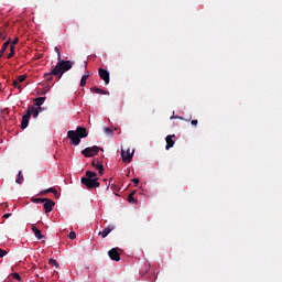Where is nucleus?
Masks as SVG:
<instances>
[{"mask_svg": "<svg viewBox=\"0 0 282 282\" xmlns=\"http://www.w3.org/2000/svg\"><path fill=\"white\" fill-rule=\"evenodd\" d=\"M57 61L58 63L52 68V74L53 76H56L57 80H61V78H63V74H65V72H69V69L74 67V62L62 58Z\"/></svg>", "mask_w": 282, "mask_h": 282, "instance_id": "1", "label": "nucleus"}, {"mask_svg": "<svg viewBox=\"0 0 282 282\" xmlns=\"http://www.w3.org/2000/svg\"><path fill=\"white\" fill-rule=\"evenodd\" d=\"M98 151H104L102 148H99L97 145L86 148L82 150V155L84 158H94V155H98Z\"/></svg>", "mask_w": 282, "mask_h": 282, "instance_id": "2", "label": "nucleus"}, {"mask_svg": "<svg viewBox=\"0 0 282 282\" xmlns=\"http://www.w3.org/2000/svg\"><path fill=\"white\" fill-rule=\"evenodd\" d=\"M82 184L86 186V188H99L100 183L98 178H82Z\"/></svg>", "mask_w": 282, "mask_h": 282, "instance_id": "3", "label": "nucleus"}, {"mask_svg": "<svg viewBox=\"0 0 282 282\" xmlns=\"http://www.w3.org/2000/svg\"><path fill=\"white\" fill-rule=\"evenodd\" d=\"M67 138L68 140H70V144H73L74 147H78V144H80L78 133H76L74 130H69L67 132Z\"/></svg>", "mask_w": 282, "mask_h": 282, "instance_id": "4", "label": "nucleus"}, {"mask_svg": "<svg viewBox=\"0 0 282 282\" xmlns=\"http://www.w3.org/2000/svg\"><path fill=\"white\" fill-rule=\"evenodd\" d=\"M98 74H99V78H101V80H104L105 85H109V83H110L109 70H107L105 68H99Z\"/></svg>", "mask_w": 282, "mask_h": 282, "instance_id": "5", "label": "nucleus"}, {"mask_svg": "<svg viewBox=\"0 0 282 282\" xmlns=\"http://www.w3.org/2000/svg\"><path fill=\"white\" fill-rule=\"evenodd\" d=\"M54 206H56V203H54V200H52L50 198H45L43 208L46 214L52 213V210H54Z\"/></svg>", "mask_w": 282, "mask_h": 282, "instance_id": "6", "label": "nucleus"}, {"mask_svg": "<svg viewBox=\"0 0 282 282\" xmlns=\"http://www.w3.org/2000/svg\"><path fill=\"white\" fill-rule=\"evenodd\" d=\"M30 118H32V111L26 110V113L22 117L21 129H28V124H30Z\"/></svg>", "mask_w": 282, "mask_h": 282, "instance_id": "7", "label": "nucleus"}, {"mask_svg": "<svg viewBox=\"0 0 282 282\" xmlns=\"http://www.w3.org/2000/svg\"><path fill=\"white\" fill-rule=\"evenodd\" d=\"M121 158L123 162L129 163L131 162V160H133V154H131L130 149H127V151H124V149H121Z\"/></svg>", "mask_w": 282, "mask_h": 282, "instance_id": "8", "label": "nucleus"}, {"mask_svg": "<svg viewBox=\"0 0 282 282\" xmlns=\"http://www.w3.org/2000/svg\"><path fill=\"white\" fill-rule=\"evenodd\" d=\"M75 133H77V137L83 140V138H87L89 135V132L87 131V128L84 127H77L76 130H74Z\"/></svg>", "mask_w": 282, "mask_h": 282, "instance_id": "9", "label": "nucleus"}, {"mask_svg": "<svg viewBox=\"0 0 282 282\" xmlns=\"http://www.w3.org/2000/svg\"><path fill=\"white\" fill-rule=\"evenodd\" d=\"M174 138H175V134H169L165 138V141H166L165 149H166V151H169L170 149H173V147H175V140H173Z\"/></svg>", "mask_w": 282, "mask_h": 282, "instance_id": "10", "label": "nucleus"}, {"mask_svg": "<svg viewBox=\"0 0 282 282\" xmlns=\"http://www.w3.org/2000/svg\"><path fill=\"white\" fill-rule=\"evenodd\" d=\"M112 230H116V226L108 225L106 228H104L102 231L98 232V236L102 237V239H105V237H107Z\"/></svg>", "mask_w": 282, "mask_h": 282, "instance_id": "11", "label": "nucleus"}, {"mask_svg": "<svg viewBox=\"0 0 282 282\" xmlns=\"http://www.w3.org/2000/svg\"><path fill=\"white\" fill-rule=\"evenodd\" d=\"M108 257L112 261H120V253L118 252V249L112 248L110 251H108Z\"/></svg>", "mask_w": 282, "mask_h": 282, "instance_id": "12", "label": "nucleus"}, {"mask_svg": "<svg viewBox=\"0 0 282 282\" xmlns=\"http://www.w3.org/2000/svg\"><path fill=\"white\" fill-rule=\"evenodd\" d=\"M47 193H53V195H54V197H56V199H58V197H61V194H58V191L54 187H50L47 189L40 192V195H47Z\"/></svg>", "mask_w": 282, "mask_h": 282, "instance_id": "13", "label": "nucleus"}, {"mask_svg": "<svg viewBox=\"0 0 282 282\" xmlns=\"http://www.w3.org/2000/svg\"><path fill=\"white\" fill-rule=\"evenodd\" d=\"M32 231H33L34 236L36 237V239H39V240L45 239V235L41 234V230L39 228H36V225H32Z\"/></svg>", "mask_w": 282, "mask_h": 282, "instance_id": "14", "label": "nucleus"}, {"mask_svg": "<svg viewBox=\"0 0 282 282\" xmlns=\"http://www.w3.org/2000/svg\"><path fill=\"white\" fill-rule=\"evenodd\" d=\"M91 166H94V169L99 171L100 175H102V173L105 172V166H102V163H100V162L93 161Z\"/></svg>", "mask_w": 282, "mask_h": 282, "instance_id": "15", "label": "nucleus"}, {"mask_svg": "<svg viewBox=\"0 0 282 282\" xmlns=\"http://www.w3.org/2000/svg\"><path fill=\"white\" fill-rule=\"evenodd\" d=\"M90 91H94V94H102V96H109V91L102 90V88L99 87H93L90 88Z\"/></svg>", "mask_w": 282, "mask_h": 282, "instance_id": "16", "label": "nucleus"}, {"mask_svg": "<svg viewBox=\"0 0 282 282\" xmlns=\"http://www.w3.org/2000/svg\"><path fill=\"white\" fill-rule=\"evenodd\" d=\"M97 175L98 174L96 172L86 171V177H84V178L85 180H98Z\"/></svg>", "mask_w": 282, "mask_h": 282, "instance_id": "17", "label": "nucleus"}, {"mask_svg": "<svg viewBox=\"0 0 282 282\" xmlns=\"http://www.w3.org/2000/svg\"><path fill=\"white\" fill-rule=\"evenodd\" d=\"M10 39L3 43L2 48L0 50V58L3 57V54H6V50L10 46Z\"/></svg>", "mask_w": 282, "mask_h": 282, "instance_id": "18", "label": "nucleus"}, {"mask_svg": "<svg viewBox=\"0 0 282 282\" xmlns=\"http://www.w3.org/2000/svg\"><path fill=\"white\" fill-rule=\"evenodd\" d=\"M87 78H89V70H87L86 74L82 76L79 84L80 87H85V85H87Z\"/></svg>", "mask_w": 282, "mask_h": 282, "instance_id": "19", "label": "nucleus"}, {"mask_svg": "<svg viewBox=\"0 0 282 282\" xmlns=\"http://www.w3.org/2000/svg\"><path fill=\"white\" fill-rule=\"evenodd\" d=\"M45 100H46L45 97H37L34 99V102L37 109H41V106L43 105V102H45Z\"/></svg>", "mask_w": 282, "mask_h": 282, "instance_id": "20", "label": "nucleus"}, {"mask_svg": "<svg viewBox=\"0 0 282 282\" xmlns=\"http://www.w3.org/2000/svg\"><path fill=\"white\" fill-rule=\"evenodd\" d=\"M28 111H31V116H33V118H39V113H41V108L31 107Z\"/></svg>", "mask_w": 282, "mask_h": 282, "instance_id": "21", "label": "nucleus"}, {"mask_svg": "<svg viewBox=\"0 0 282 282\" xmlns=\"http://www.w3.org/2000/svg\"><path fill=\"white\" fill-rule=\"evenodd\" d=\"M135 191L131 192L128 196V202L130 204H138V199H135Z\"/></svg>", "mask_w": 282, "mask_h": 282, "instance_id": "22", "label": "nucleus"}, {"mask_svg": "<svg viewBox=\"0 0 282 282\" xmlns=\"http://www.w3.org/2000/svg\"><path fill=\"white\" fill-rule=\"evenodd\" d=\"M23 181H24L23 172L19 171L18 178L15 180V184H23Z\"/></svg>", "mask_w": 282, "mask_h": 282, "instance_id": "23", "label": "nucleus"}, {"mask_svg": "<svg viewBox=\"0 0 282 282\" xmlns=\"http://www.w3.org/2000/svg\"><path fill=\"white\" fill-rule=\"evenodd\" d=\"M54 74H52V70L50 73L44 74V78H46V83H52L54 80Z\"/></svg>", "mask_w": 282, "mask_h": 282, "instance_id": "24", "label": "nucleus"}, {"mask_svg": "<svg viewBox=\"0 0 282 282\" xmlns=\"http://www.w3.org/2000/svg\"><path fill=\"white\" fill-rule=\"evenodd\" d=\"M26 79H28V75H20L17 77L15 80H18L20 83H25Z\"/></svg>", "mask_w": 282, "mask_h": 282, "instance_id": "25", "label": "nucleus"}, {"mask_svg": "<svg viewBox=\"0 0 282 282\" xmlns=\"http://www.w3.org/2000/svg\"><path fill=\"white\" fill-rule=\"evenodd\" d=\"M33 204H44L45 198H32Z\"/></svg>", "mask_w": 282, "mask_h": 282, "instance_id": "26", "label": "nucleus"}, {"mask_svg": "<svg viewBox=\"0 0 282 282\" xmlns=\"http://www.w3.org/2000/svg\"><path fill=\"white\" fill-rule=\"evenodd\" d=\"M48 264H50V265H53L54 268H58V262H57L55 259H52V258H51V259L48 260Z\"/></svg>", "mask_w": 282, "mask_h": 282, "instance_id": "27", "label": "nucleus"}, {"mask_svg": "<svg viewBox=\"0 0 282 282\" xmlns=\"http://www.w3.org/2000/svg\"><path fill=\"white\" fill-rule=\"evenodd\" d=\"M14 56V46H10V53L7 55V58H13Z\"/></svg>", "mask_w": 282, "mask_h": 282, "instance_id": "28", "label": "nucleus"}, {"mask_svg": "<svg viewBox=\"0 0 282 282\" xmlns=\"http://www.w3.org/2000/svg\"><path fill=\"white\" fill-rule=\"evenodd\" d=\"M104 131H105L106 135H113V130L110 128H105Z\"/></svg>", "mask_w": 282, "mask_h": 282, "instance_id": "29", "label": "nucleus"}, {"mask_svg": "<svg viewBox=\"0 0 282 282\" xmlns=\"http://www.w3.org/2000/svg\"><path fill=\"white\" fill-rule=\"evenodd\" d=\"M54 51L56 52L57 54V61H61V50L58 48V46H55Z\"/></svg>", "mask_w": 282, "mask_h": 282, "instance_id": "30", "label": "nucleus"}, {"mask_svg": "<svg viewBox=\"0 0 282 282\" xmlns=\"http://www.w3.org/2000/svg\"><path fill=\"white\" fill-rule=\"evenodd\" d=\"M19 80L18 79H15L14 82H13V87H15V88H18L20 91H21V89H23L20 85H19Z\"/></svg>", "mask_w": 282, "mask_h": 282, "instance_id": "31", "label": "nucleus"}, {"mask_svg": "<svg viewBox=\"0 0 282 282\" xmlns=\"http://www.w3.org/2000/svg\"><path fill=\"white\" fill-rule=\"evenodd\" d=\"M17 43H19V37H15L13 41H10V47H14V45H17Z\"/></svg>", "mask_w": 282, "mask_h": 282, "instance_id": "32", "label": "nucleus"}, {"mask_svg": "<svg viewBox=\"0 0 282 282\" xmlns=\"http://www.w3.org/2000/svg\"><path fill=\"white\" fill-rule=\"evenodd\" d=\"M7 36H8V34H6V30L2 29V33H1V35H0V39H1L2 41H6Z\"/></svg>", "mask_w": 282, "mask_h": 282, "instance_id": "33", "label": "nucleus"}, {"mask_svg": "<svg viewBox=\"0 0 282 282\" xmlns=\"http://www.w3.org/2000/svg\"><path fill=\"white\" fill-rule=\"evenodd\" d=\"M13 279H15V281H21V275L19 273H12Z\"/></svg>", "mask_w": 282, "mask_h": 282, "instance_id": "34", "label": "nucleus"}, {"mask_svg": "<svg viewBox=\"0 0 282 282\" xmlns=\"http://www.w3.org/2000/svg\"><path fill=\"white\" fill-rule=\"evenodd\" d=\"M8 254V251L0 249V258H3Z\"/></svg>", "mask_w": 282, "mask_h": 282, "instance_id": "35", "label": "nucleus"}, {"mask_svg": "<svg viewBox=\"0 0 282 282\" xmlns=\"http://www.w3.org/2000/svg\"><path fill=\"white\" fill-rule=\"evenodd\" d=\"M68 238L76 239V232L70 231L69 235H68Z\"/></svg>", "mask_w": 282, "mask_h": 282, "instance_id": "36", "label": "nucleus"}, {"mask_svg": "<svg viewBox=\"0 0 282 282\" xmlns=\"http://www.w3.org/2000/svg\"><path fill=\"white\" fill-rule=\"evenodd\" d=\"M198 123H199V121H197V119H194V120L191 121V124L193 127H197Z\"/></svg>", "mask_w": 282, "mask_h": 282, "instance_id": "37", "label": "nucleus"}, {"mask_svg": "<svg viewBox=\"0 0 282 282\" xmlns=\"http://www.w3.org/2000/svg\"><path fill=\"white\" fill-rule=\"evenodd\" d=\"M47 91H50V87L43 88L41 94H42V95H45V94H47Z\"/></svg>", "mask_w": 282, "mask_h": 282, "instance_id": "38", "label": "nucleus"}, {"mask_svg": "<svg viewBox=\"0 0 282 282\" xmlns=\"http://www.w3.org/2000/svg\"><path fill=\"white\" fill-rule=\"evenodd\" d=\"M132 182H133V184H134L135 186H138V185L140 184V180H139V178H133Z\"/></svg>", "mask_w": 282, "mask_h": 282, "instance_id": "39", "label": "nucleus"}, {"mask_svg": "<svg viewBox=\"0 0 282 282\" xmlns=\"http://www.w3.org/2000/svg\"><path fill=\"white\" fill-rule=\"evenodd\" d=\"M9 217H12V214H4L3 219H9Z\"/></svg>", "mask_w": 282, "mask_h": 282, "instance_id": "40", "label": "nucleus"}, {"mask_svg": "<svg viewBox=\"0 0 282 282\" xmlns=\"http://www.w3.org/2000/svg\"><path fill=\"white\" fill-rule=\"evenodd\" d=\"M111 188H113V191H120V187H118V185H111Z\"/></svg>", "mask_w": 282, "mask_h": 282, "instance_id": "41", "label": "nucleus"}]
</instances>
